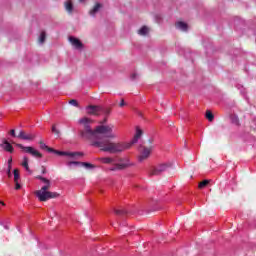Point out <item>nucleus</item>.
Here are the masks:
<instances>
[{"label": "nucleus", "instance_id": "cd10ccee", "mask_svg": "<svg viewBox=\"0 0 256 256\" xmlns=\"http://www.w3.org/2000/svg\"><path fill=\"white\" fill-rule=\"evenodd\" d=\"M69 105H72L73 107H79V102H77L75 99H72L69 101Z\"/></svg>", "mask_w": 256, "mask_h": 256}, {"label": "nucleus", "instance_id": "72a5a7b5", "mask_svg": "<svg viewBox=\"0 0 256 256\" xmlns=\"http://www.w3.org/2000/svg\"><path fill=\"white\" fill-rule=\"evenodd\" d=\"M120 107H125V100H121L120 104H119Z\"/></svg>", "mask_w": 256, "mask_h": 256}, {"label": "nucleus", "instance_id": "0eeeda50", "mask_svg": "<svg viewBox=\"0 0 256 256\" xmlns=\"http://www.w3.org/2000/svg\"><path fill=\"white\" fill-rule=\"evenodd\" d=\"M167 169H171V163H164L151 168L149 175H161V173H165Z\"/></svg>", "mask_w": 256, "mask_h": 256}, {"label": "nucleus", "instance_id": "f704fd0d", "mask_svg": "<svg viewBox=\"0 0 256 256\" xmlns=\"http://www.w3.org/2000/svg\"><path fill=\"white\" fill-rule=\"evenodd\" d=\"M102 5L101 3H97V11H99V9H101Z\"/></svg>", "mask_w": 256, "mask_h": 256}, {"label": "nucleus", "instance_id": "58836bf2", "mask_svg": "<svg viewBox=\"0 0 256 256\" xmlns=\"http://www.w3.org/2000/svg\"><path fill=\"white\" fill-rule=\"evenodd\" d=\"M0 204H1V205H5V203H4V202H1V201H0Z\"/></svg>", "mask_w": 256, "mask_h": 256}, {"label": "nucleus", "instance_id": "ddd939ff", "mask_svg": "<svg viewBox=\"0 0 256 256\" xmlns=\"http://www.w3.org/2000/svg\"><path fill=\"white\" fill-rule=\"evenodd\" d=\"M151 155V148L144 147L142 154L139 156V161H145Z\"/></svg>", "mask_w": 256, "mask_h": 256}, {"label": "nucleus", "instance_id": "e433bc0d", "mask_svg": "<svg viewBox=\"0 0 256 256\" xmlns=\"http://www.w3.org/2000/svg\"><path fill=\"white\" fill-rule=\"evenodd\" d=\"M241 93H242V95L245 96V93H246V92H245V89H242V90H241Z\"/></svg>", "mask_w": 256, "mask_h": 256}, {"label": "nucleus", "instance_id": "9d476101", "mask_svg": "<svg viewBox=\"0 0 256 256\" xmlns=\"http://www.w3.org/2000/svg\"><path fill=\"white\" fill-rule=\"evenodd\" d=\"M35 137V134H27L25 131H20L18 134V139H23L24 141H33Z\"/></svg>", "mask_w": 256, "mask_h": 256}, {"label": "nucleus", "instance_id": "aec40b11", "mask_svg": "<svg viewBox=\"0 0 256 256\" xmlns=\"http://www.w3.org/2000/svg\"><path fill=\"white\" fill-rule=\"evenodd\" d=\"M149 33V28L147 26H143L141 29L138 30L139 35H147Z\"/></svg>", "mask_w": 256, "mask_h": 256}, {"label": "nucleus", "instance_id": "b1692460", "mask_svg": "<svg viewBox=\"0 0 256 256\" xmlns=\"http://www.w3.org/2000/svg\"><path fill=\"white\" fill-rule=\"evenodd\" d=\"M230 119H231V122L234 124V125H239V117L237 116V115H232L231 117H230Z\"/></svg>", "mask_w": 256, "mask_h": 256}, {"label": "nucleus", "instance_id": "4c0bfd02", "mask_svg": "<svg viewBox=\"0 0 256 256\" xmlns=\"http://www.w3.org/2000/svg\"><path fill=\"white\" fill-rule=\"evenodd\" d=\"M79 3H85L86 0H78Z\"/></svg>", "mask_w": 256, "mask_h": 256}, {"label": "nucleus", "instance_id": "473e14b6", "mask_svg": "<svg viewBox=\"0 0 256 256\" xmlns=\"http://www.w3.org/2000/svg\"><path fill=\"white\" fill-rule=\"evenodd\" d=\"M10 135H12V137H16V134H15V130H14V129L10 130Z\"/></svg>", "mask_w": 256, "mask_h": 256}, {"label": "nucleus", "instance_id": "7c9ffc66", "mask_svg": "<svg viewBox=\"0 0 256 256\" xmlns=\"http://www.w3.org/2000/svg\"><path fill=\"white\" fill-rule=\"evenodd\" d=\"M137 77H139V75H138L137 73H133V74L131 75V80H132V81H135V79H137Z\"/></svg>", "mask_w": 256, "mask_h": 256}, {"label": "nucleus", "instance_id": "2f4dec72", "mask_svg": "<svg viewBox=\"0 0 256 256\" xmlns=\"http://www.w3.org/2000/svg\"><path fill=\"white\" fill-rule=\"evenodd\" d=\"M47 173V168L45 166H42V175H45Z\"/></svg>", "mask_w": 256, "mask_h": 256}, {"label": "nucleus", "instance_id": "20e7f679", "mask_svg": "<svg viewBox=\"0 0 256 256\" xmlns=\"http://www.w3.org/2000/svg\"><path fill=\"white\" fill-rule=\"evenodd\" d=\"M36 179L45 183L44 186L40 190L35 192L36 197L41 202L49 201V199H57L59 197V193L49 191L51 189V181L43 176H36Z\"/></svg>", "mask_w": 256, "mask_h": 256}, {"label": "nucleus", "instance_id": "7ed1b4c3", "mask_svg": "<svg viewBox=\"0 0 256 256\" xmlns=\"http://www.w3.org/2000/svg\"><path fill=\"white\" fill-rule=\"evenodd\" d=\"M78 123L83 127V130L79 131L80 137L89 141L94 147L97 146V126L93 127L95 120L82 117L78 120Z\"/></svg>", "mask_w": 256, "mask_h": 256}, {"label": "nucleus", "instance_id": "c756f323", "mask_svg": "<svg viewBox=\"0 0 256 256\" xmlns=\"http://www.w3.org/2000/svg\"><path fill=\"white\" fill-rule=\"evenodd\" d=\"M15 183V189L16 191H19L21 189V184H19V181L14 182Z\"/></svg>", "mask_w": 256, "mask_h": 256}, {"label": "nucleus", "instance_id": "1a4fd4ad", "mask_svg": "<svg viewBox=\"0 0 256 256\" xmlns=\"http://www.w3.org/2000/svg\"><path fill=\"white\" fill-rule=\"evenodd\" d=\"M69 43H71L72 47H74V49H82L83 48V42H81V40H79V38L70 36L68 38Z\"/></svg>", "mask_w": 256, "mask_h": 256}, {"label": "nucleus", "instance_id": "9b49d317", "mask_svg": "<svg viewBox=\"0 0 256 256\" xmlns=\"http://www.w3.org/2000/svg\"><path fill=\"white\" fill-rule=\"evenodd\" d=\"M69 165H80L81 167H84L85 169H95V165L89 163V162H77V161H72L69 162Z\"/></svg>", "mask_w": 256, "mask_h": 256}, {"label": "nucleus", "instance_id": "6e6552de", "mask_svg": "<svg viewBox=\"0 0 256 256\" xmlns=\"http://www.w3.org/2000/svg\"><path fill=\"white\" fill-rule=\"evenodd\" d=\"M50 153H55L56 155L66 156V157H77V155L83 156L81 152H64L59 150L50 151Z\"/></svg>", "mask_w": 256, "mask_h": 256}, {"label": "nucleus", "instance_id": "dca6fc26", "mask_svg": "<svg viewBox=\"0 0 256 256\" xmlns=\"http://www.w3.org/2000/svg\"><path fill=\"white\" fill-rule=\"evenodd\" d=\"M115 215H118V217H123L129 213V210L121 208V209H114Z\"/></svg>", "mask_w": 256, "mask_h": 256}, {"label": "nucleus", "instance_id": "c85d7f7f", "mask_svg": "<svg viewBox=\"0 0 256 256\" xmlns=\"http://www.w3.org/2000/svg\"><path fill=\"white\" fill-rule=\"evenodd\" d=\"M7 176L9 177V179L13 177V174H11V165H8Z\"/></svg>", "mask_w": 256, "mask_h": 256}, {"label": "nucleus", "instance_id": "f8f14e48", "mask_svg": "<svg viewBox=\"0 0 256 256\" xmlns=\"http://www.w3.org/2000/svg\"><path fill=\"white\" fill-rule=\"evenodd\" d=\"M0 147H2V149H4V151H7L8 153H13V151H14V148L11 145V143H9V141H7L5 139L0 144Z\"/></svg>", "mask_w": 256, "mask_h": 256}, {"label": "nucleus", "instance_id": "39448f33", "mask_svg": "<svg viewBox=\"0 0 256 256\" xmlns=\"http://www.w3.org/2000/svg\"><path fill=\"white\" fill-rule=\"evenodd\" d=\"M98 160L101 161L102 163H106V164L114 163V166L108 168V171H121V170L127 169V167H129V162L115 163V159L110 158V157L99 158Z\"/></svg>", "mask_w": 256, "mask_h": 256}, {"label": "nucleus", "instance_id": "bb28decb", "mask_svg": "<svg viewBox=\"0 0 256 256\" xmlns=\"http://www.w3.org/2000/svg\"><path fill=\"white\" fill-rule=\"evenodd\" d=\"M95 13H97V4H95L92 10L89 11V15H92V17H95Z\"/></svg>", "mask_w": 256, "mask_h": 256}, {"label": "nucleus", "instance_id": "4468645a", "mask_svg": "<svg viewBox=\"0 0 256 256\" xmlns=\"http://www.w3.org/2000/svg\"><path fill=\"white\" fill-rule=\"evenodd\" d=\"M86 111L88 115H97V106L89 105L86 107Z\"/></svg>", "mask_w": 256, "mask_h": 256}, {"label": "nucleus", "instance_id": "393cba45", "mask_svg": "<svg viewBox=\"0 0 256 256\" xmlns=\"http://www.w3.org/2000/svg\"><path fill=\"white\" fill-rule=\"evenodd\" d=\"M19 169H14V183H17L20 179Z\"/></svg>", "mask_w": 256, "mask_h": 256}, {"label": "nucleus", "instance_id": "2eb2a0df", "mask_svg": "<svg viewBox=\"0 0 256 256\" xmlns=\"http://www.w3.org/2000/svg\"><path fill=\"white\" fill-rule=\"evenodd\" d=\"M176 28L180 29V31H187L189 29V26L187 25V23L180 21L176 23Z\"/></svg>", "mask_w": 256, "mask_h": 256}, {"label": "nucleus", "instance_id": "f03ea898", "mask_svg": "<svg viewBox=\"0 0 256 256\" xmlns=\"http://www.w3.org/2000/svg\"><path fill=\"white\" fill-rule=\"evenodd\" d=\"M111 115V108L97 106V116L104 117L99 121V125L97 126V137L99 139V135H103L106 139H115L117 135L113 133V125H105L107 123V119Z\"/></svg>", "mask_w": 256, "mask_h": 256}, {"label": "nucleus", "instance_id": "a211bd4d", "mask_svg": "<svg viewBox=\"0 0 256 256\" xmlns=\"http://www.w3.org/2000/svg\"><path fill=\"white\" fill-rule=\"evenodd\" d=\"M22 167H24L28 173H32L31 169H29V158H27V156L23 158Z\"/></svg>", "mask_w": 256, "mask_h": 256}, {"label": "nucleus", "instance_id": "423d86ee", "mask_svg": "<svg viewBox=\"0 0 256 256\" xmlns=\"http://www.w3.org/2000/svg\"><path fill=\"white\" fill-rule=\"evenodd\" d=\"M16 147H19V149H22L24 153H28L32 157H35V159L43 158V154H41L39 150L33 148L32 146H24L23 144H16Z\"/></svg>", "mask_w": 256, "mask_h": 256}, {"label": "nucleus", "instance_id": "412c9836", "mask_svg": "<svg viewBox=\"0 0 256 256\" xmlns=\"http://www.w3.org/2000/svg\"><path fill=\"white\" fill-rule=\"evenodd\" d=\"M210 182L211 180H203L198 185L199 189H205V187H207V185H209Z\"/></svg>", "mask_w": 256, "mask_h": 256}, {"label": "nucleus", "instance_id": "4be33fe9", "mask_svg": "<svg viewBox=\"0 0 256 256\" xmlns=\"http://www.w3.org/2000/svg\"><path fill=\"white\" fill-rule=\"evenodd\" d=\"M45 39H47V34L45 33V31H42L38 41L39 43H45Z\"/></svg>", "mask_w": 256, "mask_h": 256}, {"label": "nucleus", "instance_id": "a878e982", "mask_svg": "<svg viewBox=\"0 0 256 256\" xmlns=\"http://www.w3.org/2000/svg\"><path fill=\"white\" fill-rule=\"evenodd\" d=\"M52 133H54V135H57L59 137V135H61V131H59V129H57V125H52Z\"/></svg>", "mask_w": 256, "mask_h": 256}, {"label": "nucleus", "instance_id": "c9c22d12", "mask_svg": "<svg viewBox=\"0 0 256 256\" xmlns=\"http://www.w3.org/2000/svg\"><path fill=\"white\" fill-rule=\"evenodd\" d=\"M13 163V159L8 160V165H11Z\"/></svg>", "mask_w": 256, "mask_h": 256}, {"label": "nucleus", "instance_id": "5701e85b", "mask_svg": "<svg viewBox=\"0 0 256 256\" xmlns=\"http://www.w3.org/2000/svg\"><path fill=\"white\" fill-rule=\"evenodd\" d=\"M206 119H208V121H213V119H215V116L213 115V112L212 111H207L206 112Z\"/></svg>", "mask_w": 256, "mask_h": 256}, {"label": "nucleus", "instance_id": "f3484780", "mask_svg": "<svg viewBox=\"0 0 256 256\" xmlns=\"http://www.w3.org/2000/svg\"><path fill=\"white\" fill-rule=\"evenodd\" d=\"M65 9L68 13H73V2L71 0L65 2Z\"/></svg>", "mask_w": 256, "mask_h": 256}, {"label": "nucleus", "instance_id": "f257e3e1", "mask_svg": "<svg viewBox=\"0 0 256 256\" xmlns=\"http://www.w3.org/2000/svg\"><path fill=\"white\" fill-rule=\"evenodd\" d=\"M141 135H143V130L136 128V134L130 143L123 142H111L109 140H98L97 147L100 151L104 153H123V151H127V149H131L132 145H135L139 139H141Z\"/></svg>", "mask_w": 256, "mask_h": 256}, {"label": "nucleus", "instance_id": "6ab92c4d", "mask_svg": "<svg viewBox=\"0 0 256 256\" xmlns=\"http://www.w3.org/2000/svg\"><path fill=\"white\" fill-rule=\"evenodd\" d=\"M39 145H40V148L46 149V151H48V153H51V151H55V149L47 146L43 141H40Z\"/></svg>", "mask_w": 256, "mask_h": 256}]
</instances>
